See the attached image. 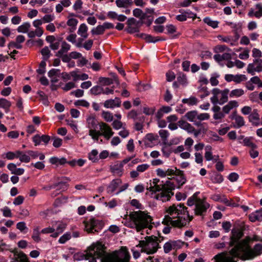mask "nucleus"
Listing matches in <instances>:
<instances>
[{"label": "nucleus", "mask_w": 262, "mask_h": 262, "mask_svg": "<svg viewBox=\"0 0 262 262\" xmlns=\"http://www.w3.org/2000/svg\"><path fill=\"white\" fill-rule=\"evenodd\" d=\"M104 249V245L101 243H94L88 248L85 254H75L74 258L78 260L85 259L89 260V262H96L97 258H101V262H129L130 256L126 247H122L110 254H105Z\"/></svg>", "instance_id": "nucleus-1"}, {"label": "nucleus", "mask_w": 262, "mask_h": 262, "mask_svg": "<svg viewBox=\"0 0 262 262\" xmlns=\"http://www.w3.org/2000/svg\"><path fill=\"white\" fill-rule=\"evenodd\" d=\"M160 180L157 178L150 180L146 187V194L151 198L166 202L173 195L172 190L179 188L185 183V179L182 175H177L174 178H169L162 186L159 184Z\"/></svg>", "instance_id": "nucleus-2"}, {"label": "nucleus", "mask_w": 262, "mask_h": 262, "mask_svg": "<svg viewBox=\"0 0 262 262\" xmlns=\"http://www.w3.org/2000/svg\"><path fill=\"white\" fill-rule=\"evenodd\" d=\"M262 253V245L257 244L253 249H251L246 241L239 242L230 251L222 252L213 257L214 262H236L234 258L238 257L243 259H250Z\"/></svg>", "instance_id": "nucleus-3"}, {"label": "nucleus", "mask_w": 262, "mask_h": 262, "mask_svg": "<svg viewBox=\"0 0 262 262\" xmlns=\"http://www.w3.org/2000/svg\"><path fill=\"white\" fill-rule=\"evenodd\" d=\"M166 213L167 214L162 221L163 224L167 225L163 229L165 234L170 232V227L169 226L181 228L186 226L192 219V216L188 213L187 208L181 203L169 206L166 209Z\"/></svg>", "instance_id": "nucleus-4"}, {"label": "nucleus", "mask_w": 262, "mask_h": 262, "mask_svg": "<svg viewBox=\"0 0 262 262\" xmlns=\"http://www.w3.org/2000/svg\"><path fill=\"white\" fill-rule=\"evenodd\" d=\"M129 219L132 222L133 226L136 228L138 232L142 231L143 232L146 230V233L150 234L148 230H151L153 227L152 219L150 215L141 211H135L130 213ZM141 234H143V233Z\"/></svg>", "instance_id": "nucleus-5"}, {"label": "nucleus", "mask_w": 262, "mask_h": 262, "mask_svg": "<svg viewBox=\"0 0 262 262\" xmlns=\"http://www.w3.org/2000/svg\"><path fill=\"white\" fill-rule=\"evenodd\" d=\"M137 247L141 249V252H144L147 254L156 253L160 248L158 238L153 236H146L144 239L139 241Z\"/></svg>", "instance_id": "nucleus-6"}, {"label": "nucleus", "mask_w": 262, "mask_h": 262, "mask_svg": "<svg viewBox=\"0 0 262 262\" xmlns=\"http://www.w3.org/2000/svg\"><path fill=\"white\" fill-rule=\"evenodd\" d=\"M229 90L225 89L220 90L217 88H214L212 90V96L210 98L211 103L214 105H223L227 102Z\"/></svg>", "instance_id": "nucleus-7"}, {"label": "nucleus", "mask_w": 262, "mask_h": 262, "mask_svg": "<svg viewBox=\"0 0 262 262\" xmlns=\"http://www.w3.org/2000/svg\"><path fill=\"white\" fill-rule=\"evenodd\" d=\"M111 127L107 124L103 122L99 123V130H97L93 140L95 141H98L100 136H103L106 140H108L114 135Z\"/></svg>", "instance_id": "nucleus-8"}, {"label": "nucleus", "mask_w": 262, "mask_h": 262, "mask_svg": "<svg viewBox=\"0 0 262 262\" xmlns=\"http://www.w3.org/2000/svg\"><path fill=\"white\" fill-rule=\"evenodd\" d=\"M83 223L84 225L85 230L88 233L97 231V228H100L103 226V223L100 220L93 217L85 219Z\"/></svg>", "instance_id": "nucleus-9"}, {"label": "nucleus", "mask_w": 262, "mask_h": 262, "mask_svg": "<svg viewBox=\"0 0 262 262\" xmlns=\"http://www.w3.org/2000/svg\"><path fill=\"white\" fill-rule=\"evenodd\" d=\"M99 123L94 115H90L86 118V127L89 129V135L93 139L97 130L96 128L99 126Z\"/></svg>", "instance_id": "nucleus-10"}, {"label": "nucleus", "mask_w": 262, "mask_h": 262, "mask_svg": "<svg viewBox=\"0 0 262 262\" xmlns=\"http://www.w3.org/2000/svg\"><path fill=\"white\" fill-rule=\"evenodd\" d=\"M183 245V243L179 240H169L166 242L163 245L164 252L165 253H169L172 250H177Z\"/></svg>", "instance_id": "nucleus-11"}, {"label": "nucleus", "mask_w": 262, "mask_h": 262, "mask_svg": "<svg viewBox=\"0 0 262 262\" xmlns=\"http://www.w3.org/2000/svg\"><path fill=\"white\" fill-rule=\"evenodd\" d=\"M262 71V60L259 58L254 59L252 63H249L247 67V72L254 75L255 72Z\"/></svg>", "instance_id": "nucleus-12"}, {"label": "nucleus", "mask_w": 262, "mask_h": 262, "mask_svg": "<svg viewBox=\"0 0 262 262\" xmlns=\"http://www.w3.org/2000/svg\"><path fill=\"white\" fill-rule=\"evenodd\" d=\"M122 184V181L120 179L113 180L106 188V192L112 195L115 194L120 185Z\"/></svg>", "instance_id": "nucleus-13"}, {"label": "nucleus", "mask_w": 262, "mask_h": 262, "mask_svg": "<svg viewBox=\"0 0 262 262\" xmlns=\"http://www.w3.org/2000/svg\"><path fill=\"white\" fill-rule=\"evenodd\" d=\"M110 170L114 176L121 177L124 172L123 166L117 161L110 166Z\"/></svg>", "instance_id": "nucleus-14"}, {"label": "nucleus", "mask_w": 262, "mask_h": 262, "mask_svg": "<svg viewBox=\"0 0 262 262\" xmlns=\"http://www.w3.org/2000/svg\"><path fill=\"white\" fill-rule=\"evenodd\" d=\"M55 228V232L51 235V236L54 238L57 237L63 232L65 230L67 224L61 221H56L53 224Z\"/></svg>", "instance_id": "nucleus-15"}, {"label": "nucleus", "mask_w": 262, "mask_h": 262, "mask_svg": "<svg viewBox=\"0 0 262 262\" xmlns=\"http://www.w3.org/2000/svg\"><path fill=\"white\" fill-rule=\"evenodd\" d=\"M209 204L206 201L199 200L196 203L195 212L197 215H202L209 208Z\"/></svg>", "instance_id": "nucleus-16"}, {"label": "nucleus", "mask_w": 262, "mask_h": 262, "mask_svg": "<svg viewBox=\"0 0 262 262\" xmlns=\"http://www.w3.org/2000/svg\"><path fill=\"white\" fill-rule=\"evenodd\" d=\"M246 79L245 75L242 74H226L225 76V79L227 82L234 81L236 83H239Z\"/></svg>", "instance_id": "nucleus-17"}, {"label": "nucleus", "mask_w": 262, "mask_h": 262, "mask_svg": "<svg viewBox=\"0 0 262 262\" xmlns=\"http://www.w3.org/2000/svg\"><path fill=\"white\" fill-rule=\"evenodd\" d=\"M32 140L35 145L37 146L39 145L41 142L46 144L48 143L50 140V137L48 135L40 136L39 135H36L33 137Z\"/></svg>", "instance_id": "nucleus-18"}, {"label": "nucleus", "mask_w": 262, "mask_h": 262, "mask_svg": "<svg viewBox=\"0 0 262 262\" xmlns=\"http://www.w3.org/2000/svg\"><path fill=\"white\" fill-rule=\"evenodd\" d=\"M121 101L119 98L116 97L114 99L106 100L104 103V106L107 108H114L120 105Z\"/></svg>", "instance_id": "nucleus-19"}, {"label": "nucleus", "mask_w": 262, "mask_h": 262, "mask_svg": "<svg viewBox=\"0 0 262 262\" xmlns=\"http://www.w3.org/2000/svg\"><path fill=\"white\" fill-rule=\"evenodd\" d=\"M249 120L254 126H258L260 124L259 115L257 110H254L250 114Z\"/></svg>", "instance_id": "nucleus-20"}, {"label": "nucleus", "mask_w": 262, "mask_h": 262, "mask_svg": "<svg viewBox=\"0 0 262 262\" xmlns=\"http://www.w3.org/2000/svg\"><path fill=\"white\" fill-rule=\"evenodd\" d=\"M211 199L215 201L222 202L226 204L227 206H230L232 205L231 201L228 200L224 195L220 194H214L212 195Z\"/></svg>", "instance_id": "nucleus-21"}, {"label": "nucleus", "mask_w": 262, "mask_h": 262, "mask_svg": "<svg viewBox=\"0 0 262 262\" xmlns=\"http://www.w3.org/2000/svg\"><path fill=\"white\" fill-rule=\"evenodd\" d=\"M185 117L190 122H193L194 124L196 126H199L200 123L196 121L198 119V112L195 111H192L187 112L185 114Z\"/></svg>", "instance_id": "nucleus-22"}, {"label": "nucleus", "mask_w": 262, "mask_h": 262, "mask_svg": "<svg viewBox=\"0 0 262 262\" xmlns=\"http://www.w3.org/2000/svg\"><path fill=\"white\" fill-rule=\"evenodd\" d=\"M238 106V103L236 100H231L223 107V111L225 114H227L231 110L237 107Z\"/></svg>", "instance_id": "nucleus-23"}, {"label": "nucleus", "mask_w": 262, "mask_h": 262, "mask_svg": "<svg viewBox=\"0 0 262 262\" xmlns=\"http://www.w3.org/2000/svg\"><path fill=\"white\" fill-rule=\"evenodd\" d=\"M67 18L68 20L67 22V25L69 27V31L70 33H73L76 29L77 25L78 23V20L77 19L73 17Z\"/></svg>", "instance_id": "nucleus-24"}, {"label": "nucleus", "mask_w": 262, "mask_h": 262, "mask_svg": "<svg viewBox=\"0 0 262 262\" xmlns=\"http://www.w3.org/2000/svg\"><path fill=\"white\" fill-rule=\"evenodd\" d=\"M88 27L84 23L81 24L78 28L77 34L83 38H86L88 37Z\"/></svg>", "instance_id": "nucleus-25"}, {"label": "nucleus", "mask_w": 262, "mask_h": 262, "mask_svg": "<svg viewBox=\"0 0 262 262\" xmlns=\"http://www.w3.org/2000/svg\"><path fill=\"white\" fill-rule=\"evenodd\" d=\"M249 220L252 222H254L257 221H262V208L251 213L249 215Z\"/></svg>", "instance_id": "nucleus-26"}, {"label": "nucleus", "mask_w": 262, "mask_h": 262, "mask_svg": "<svg viewBox=\"0 0 262 262\" xmlns=\"http://www.w3.org/2000/svg\"><path fill=\"white\" fill-rule=\"evenodd\" d=\"M245 91L242 89H235L229 92L230 98H238L245 94Z\"/></svg>", "instance_id": "nucleus-27"}, {"label": "nucleus", "mask_w": 262, "mask_h": 262, "mask_svg": "<svg viewBox=\"0 0 262 262\" xmlns=\"http://www.w3.org/2000/svg\"><path fill=\"white\" fill-rule=\"evenodd\" d=\"M71 48V46L66 42V41H63L61 43V49L58 51L57 53V56H61L64 54L67 53Z\"/></svg>", "instance_id": "nucleus-28"}, {"label": "nucleus", "mask_w": 262, "mask_h": 262, "mask_svg": "<svg viewBox=\"0 0 262 262\" xmlns=\"http://www.w3.org/2000/svg\"><path fill=\"white\" fill-rule=\"evenodd\" d=\"M52 164L56 165L57 166L59 165H63L67 163V160L64 158H58L56 157H51L49 160Z\"/></svg>", "instance_id": "nucleus-29"}, {"label": "nucleus", "mask_w": 262, "mask_h": 262, "mask_svg": "<svg viewBox=\"0 0 262 262\" xmlns=\"http://www.w3.org/2000/svg\"><path fill=\"white\" fill-rule=\"evenodd\" d=\"M18 158L21 162L28 163L30 161L29 154H28V150L25 152L19 150Z\"/></svg>", "instance_id": "nucleus-30"}, {"label": "nucleus", "mask_w": 262, "mask_h": 262, "mask_svg": "<svg viewBox=\"0 0 262 262\" xmlns=\"http://www.w3.org/2000/svg\"><path fill=\"white\" fill-rule=\"evenodd\" d=\"M43 30L41 28H36L34 31H30L28 33V36L30 38H33L35 36L40 37L43 34Z\"/></svg>", "instance_id": "nucleus-31"}, {"label": "nucleus", "mask_w": 262, "mask_h": 262, "mask_svg": "<svg viewBox=\"0 0 262 262\" xmlns=\"http://www.w3.org/2000/svg\"><path fill=\"white\" fill-rule=\"evenodd\" d=\"M11 102L5 98H0V108H2L8 112L10 106Z\"/></svg>", "instance_id": "nucleus-32"}, {"label": "nucleus", "mask_w": 262, "mask_h": 262, "mask_svg": "<svg viewBox=\"0 0 262 262\" xmlns=\"http://www.w3.org/2000/svg\"><path fill=\"white\" fill-rule=\"evenodd\" d=\"M28 154H29L30 159H35L37 157H39V159L40 160H42L45 158V156L43 154L38 152L37 151L28 150Z\"/></svg>", "instance_id": "nucleus-33"}, {"label": "nucleus", "mask_w": 262, "mask_h": 262, "mask_svg": "<svg viewBox=\"0 0 262 262\" xmlns=\"http://www.w3.org/2000/svg\"><path fill=\"white\" fill-rule=\"evenodd\" d=\"M30 27V23L28 22H25L17 28V31L19 33H28V32H29V30Z\"/></svg>", "instance_id": "nucleus-34"}, {"label": "nucleus", "mask_w": 262, "mask_h": 262, "mask_svg": "<svg viewBox=\"0 0 262 262\" xmlns=\"http://www.w3.org/2000/svg\"><path fill=\"white\" fill-rule=\"evenodd\" d=\"M14 255L17 257L19 262H30L27 255L22 252H14Z\"/></svg>", "instance_id": "nucleus-35"}, {"label": "nucleus", "mask_w": 262, "mask_h": 262, "mask_svg": "<svg viewBox=\"0 0 262 262\" xmlns=\"http://www.w3.org/2000/svg\"><path fill=\"white\" fill-rule=\"evenodd\" d=\"M19 150H16L14 152L12 151H8L5 153L3 156H4L5 158L9 160H12L15 158H18V156H19Z\"/></svg>", "instance_id": "nucleus-36"}, {"label": "nucleus", "mask_w": 262, "mask_h": 262, "mask_svg": "<svg viewBox=\"0 0 262 262\" xmlns=\"http://www.w3.org/2000/svg\"><path fill=\"white\" fill-rule=\"evenodd\" d=\"M217 38L223 42L228 43L231 46L234 45L235 41L233 40V38L230 36H222V35H219L217 36Z\"/></svg>", "instance_id": "nucleus-37"}, {"label": "nucleus", "mask_w": 262, "mask_h": 262, "mask_svg": "<svg viewBox=\"0 0 262 262\" xmlns=\"http://www.w3.org/2000/svg\"><path fill=\"white\" fill-rule=\"evenodd\" d=\"M205 158L208 161H211L213 159L212 154V147L210 145H207L205 148Z\"/></svg>", "instance_id": "nucleus-38"}, {"label": "nucleus", "mask_w": 262, "mask_h": 262, "mask_svg": "<svg viewBox=\"0 0 262 262\" xmlns=\"http://www.w3.org/2000/svg\"><path fill=\"white\" fill-rule=\"evenodd\" d=\"M132 2V0H116V4L119 8H126Z\"/></svg>", "instance_id": "nucleus-39"}, {"label": "nucleus", "mask_w": 262, "mask_h": 262, "mask_svg": "<svg viewBox=\"0 0 262 262\" xmlns=\"http://www.w3.org/2000/svg\"><path fill=\"white\" fill-rule=\"evenodd\" d=\"M166 177L169 179V178H174V177L177 175V173H178V171L176 167H171L166 169Z\"/></svg>", "instance_id": "nucleus-40"}, {"label": "nucleus", "mask_w": 262, "mask_h": 262, "mask_svg": "<svg viewBox=\"0 0 262 262\" xmlns=\"http://www.w3.org/2000/svg\"><path fill=\"white\" fill-rule=\"evenodd\" d=\"M40 233H41V231H39V227H37L33 229L32 238L35 242L38 243L41 241V238L39 236Z\"/></svg>", "instance_id": "nucleus-41"}, {"label": "nucleus", "mask_w": 262, "mask_h": 262, "mask_svg": "<svg viewBox=\"0 0 262 262\" xmlns=\"http://www.w3.org/2000/svg\"><path fill=\"white\" fill-rule=\"evenodd\" d=\"M211 181L214 183H221L223 180L224 178L222 174L220 173H214L211 176Z\"/></svg>", "instance_id": "nucleus-42"}, {"label": "nucleus", "mask_w": 262, "mask_h": 262, "mask_svg": "<svg viewBox=\"0 0 262 262\" xmlns=\"http://www.w3.org/2000/svg\"><path fill=\"white\" fill-rule=\"evenodd\" d=\"M204 21L205 24L214 29L218 27L219 22L217 21L213 20L209 17H205L204 19Z\"/></svg>", "instance_id": "nucleus-43"}, {"label": "nucleus", "mask_w": 262, "mask_h": 262, "mask_svg": "<svg viewBox=\"0 0 262 262\" xmlns=\"http://www.w3.org/2000/svg\"><path fill=\"white\" fill-rule=\"evenodd\" d=\"M251 137H245L241 144L251 148H257V145L251 141Z\"/></svg>", "instance_id": "nucleus-44"}, {"label": "nucleus", "mask_w": 262, "mask_h": 262, "mask_svg": "<svg viewBox=\"0 0 262 262\" xmlns=\"http://www.w3.org/2000/svg\"><path fill=\"white\" fill-rule=\"evenodd\" d=\"M140 36L144 38L148 42L155 43L161 40L160 39H156L152 36L145 34H141L140 35Z\"/></svg>", "instance_id": "nucleus-45"}, {"label": "nucleus", "mask_w": 262, "mask_h": 262, "mask_svg": "<svg viewBox=\"0 0 262 262\" xmlns=\"http://www.w3.org/2000/svg\"><path fill=\"white\" fill-rule=\"evenodd\" d=\"M90 92L92 94L94 95H99L102 94L103 88L98 85H96L92 87Z\"/></svg>", "instance_id": "nucleus-46"}, {"label": "nucleus", "mask_w": 262, "mask_h": 262, "mask_svg": "<svg viewBox=\"0 0 262 262\" xmlns=\"http://www.w3.org/2000/svg\"><path fill=\"white\" fill-rule=\"evenodd\" d=\"M41 53L43 56V60L47 61L51 55L50 50L48 47H44L41 50Z\"/></svg>", "instance_id": "nucleus-47"}, {"label": "nucleus", "mask_w": 262, "mask_h": 262, "mask_svg": "<svg viewBox=\"0 0 262 262\" xmlns=\"http://www.w3.org/2000/svg\"><path fill=\"white\" fill-rule=\"evenodd\" d=\"M112 126L114 129L119 130L125 127V124L123 123L120 120H114L112 123Z\"/></svg>", "instance_id": "nucleus-48"}, {"label": "nucleus", "mask_w": 262, "mask_h": 262, "mask_svg": "<svg viewBox=\"0 0 262 262\" xmlns=\"http://www.w3.org/2000/svg\"><path fill=\"white\" fill-rule=\"evenodd\" d=\"M104 30L102 25H98L96 28H94L91 30L93 35H100L104 33Z\"/></svg>", "instance_id": "nucleus-49"}, {"label": "nucleus", "mask_w": 262, "mask_h": 262, "mask_svg": "<svg viewBox=\"0 0 262 262\" xmlns=\"http://www.w3.org/2000/svg\"><path fill=\"white\" fill-rule=\"evenodd\" d=\"M102 117L107 122H110L113 120V115L109 112L103 111L102 113Z\"/></svg>", "instance_id": "nucleus-50"}, {"label": "nucleus", "mask_w": 262, "mask_h": 262, "mask_svg": "<svg viewBox=\"0 0 262 262\" xmlns=\"http://www.w3.org/2000/svg\"><path fill=\"white\" fill-rule=\"evenodd\" d=\"M133 15L134 16L140 18L141 19L145 18V14L144 12L140 9L136 8L133 10Z\"/></svg>", "instance_id": "nucleus-51"}, {"label": "nucleus", "mask_w": 262, "mask_h": 262, "mask_svg": "<svg viewBox=\"0 0 262 262\" xmlns=\"http://www.w3.org/2000/svg\"><path fill=\"white\" fill-rule=\"evenodd\" d=\"M182 102L184 103H187L190 105H195L198 103V99L194 97H190L189 98L183 99Z\"/></svg>", "instance_id": "nucleus-52"}, {"label": "nucleus", "mask_w": 262, "mask_h": 262, "mask_svg": "<svg viewBox=\"0 0 262 262\" xmlns=\"http://www.w3.org/2000/svg\"><path fill=\"white\" fill-rule=\"evenodd\" d=\"M98 151L96 149L92 150L91 152L89 154V159L93 162H96L98 161Z\"/></svg>", "instance_id": "nucleus-53"}, {"label": "nucleus", "mask_w": 262, "mask_h": 262, "mask_svg": "<svg viewBox=\"0 0 262 262\" xmlns=\"http://www.w3.org/2000/svg\"><path fill=\"white\" fill-rule=\"evenodd\" d=\"M71 233L70 232H67L59 238L58 242L60 244H64L67 241H69L71 238Z\"/></svg>", "instance_id": "nucleus-54"}, {"label": "nucleus", "mask_w": 262, "mask_h": 262, "mask_svg": "<svg viewBox=\"0 0 262 262\" xmlns=\"http://www.w3.org/2000/svg\"><path fill=\"white\" fill-rule=\"evenodd\" d=\"M76 87V85L74 81H70L66 83L65 85L62 87V89L64 91H68Z\"/></svg>", "instance_id": "nucleus-55"}, {"label": "nucleus", "mask_w": 262, "mask_h": 262, "mask_svg": "<svg viewBox=\"0 0 262 262\" xmlns=\"http://www.w3.org/2000/svg\"><path fill=\"white\" fill-rule=\"evenodd\" d=\"M254 16L257 18H260L262 16V5L258 4L255 6Z\"/></svg>", "instance_id": "nucleus-56"}, {"label": "nucleus", "mask_w": 262, "mask_h": 262, "mask_svg": "<svg viewBox=\"0 0 262 262\" xmlns=\"http://www.w3.org/2000/svg\"><path fill=\"white\" fill-rule=\"evenodd\" d=\"M235 122L237 127H241L245 124L244 119L241 116H237L235 117Z\"/></svg>", "instance_id": "nucleus-57"}, {"label": "nucleus", "mask_w": 262, "mask_h": 262, "mask_svg": "<svg viewBox=\"0 0 262 262\" xmlns=\"http://www.w3.org/2000/svg\"><path fill=\"white\" fill-rule=\"evenodd\" d=\"M198 193H195L192 196L188 199L187 201V205L189 206L193 205L194 204L196 205V203L199 201L197 199Z\"/></svg>", "instance_id": "nucleus-58"}, {"label": "nucleus", "mask_w": 262, "mask_h": 262, "mask_svg": "<svg viewBox=\"0 0 262 262\" xmlns=\"http://www.w3.org/2000/svg\"><path fill=\"white\" fill-rule=\"evenodd\" d=\"M74 105L75 106H81L85 107H89L90 106V103L87 101L81 99L76 101L74 102Z\"/></svg>", "instance_id": "nucleus-59"}, {"label": "nucleus", "mask_w": 262, "mask_h": 262, "mask_svg": "<svg viewBox=\"0 0 262 262\" xmlns=\"http://www.w3.org/2000/svg\"><path fill=\"white\" fill-rule=\"evenodd\" d=\"M55 19V16L53 14H46L42 18L43 23H49Z\"/></svg>", "instance_id": "nucleus-60"}, {"label": "nucleus", "mask_w": 262, "mask_h": 262, "mask_svg": "<svg viewBox=\"0 0 262 262\" xmlns=\"http://www.w3.org/2000/svg\"><path fill=\"white\" fill-rule=\"evenodd\" d=\"M46 60H42L39 64V68L37 69V72L39 74H43L46 72Z\"/></svg>", "instance_id": "nucleus-61"}, {"label": "nucleus", "mask_w": 262, "mask_h": 262, "mask_svg": "<svg viewBox=\"0 0 262 262\" xmlns=\"http://www.w3.org/2000/svg\"><path fill=\"white\" fill-rule=\"evenodd\" d=\"M219 77V75L217 73H214L212 75L210 79V82L212 86L217 85L219 84L217 78Z\"/></svg>", "instance_id": "nucleus-62"}, {"label": "nucleus", "mask_w": 262, "mask_h": 262, "mask_svg": "<svg viewBox=\"0 0 262 262\" xmlns=\"http://www.w3.org/2000/svg\"><path fill=\"white\" fill-rule=\"evenodd\" d=\"M159 134L160 136L163 141H166L169 135L168 130L165 129L160 130L159 132Z\"/></svg>", "instance_id": "nucleus-63"}, {"label": "nucleus", "mask_w": 262, "mask_h": 262, "mask_svg": "<svg viewBox=\"0 0 262 262\" xmlns=\"http://www.w3.org/2000/svg\"><path fill=\"white\" fill-rule=\"evenodd\" d=\"M1 211L3 212V215L5 217H11L12 213L11 211L9 208L7 206L4 207V208L1 209Z\"/></svg>", "instance_id": "nucleus-64"}]
</instances>
